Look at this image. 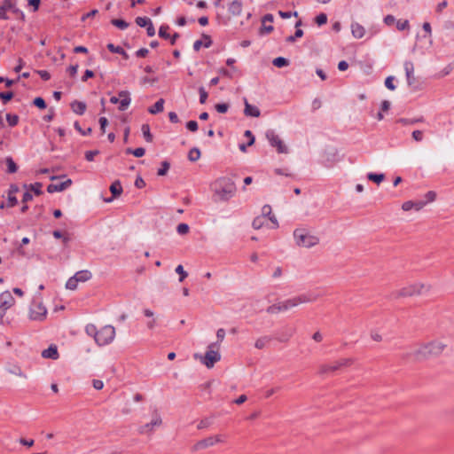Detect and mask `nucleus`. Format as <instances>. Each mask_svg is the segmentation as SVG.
I'll return each mask as SVG.
<instances>
[{
	"label": "nucleus",
	"mask_w": 454,
	"mask_h": 454,
	"mask_svg": "<svg viewBox=\"0 0 454 454\" xmlns=\"http://www.w3.org/2000/svg\"><path fill=\"white\" fill-rule=\"evenodd\" d=\"M215 194L222 201L231 199L237 191L235 183L229 177L223 176L216 179L212 184Z\"/></svg>",
	"instance_id": "nucleus-1"
},
{
	"label": "nucleus",
	"mask_w": 454,
	"mask_h": 454,
	"mask_svg": "<svg viewBox=\"0 0 454 454\" xmlns=\"http://www.w3.org/2000/svg\"><path fill=\"white\" fill-rule=\"evenodd\" d=\"M323 295H325V294L319 289H317L286 299L283 301H280L282 311L289 310L302 303L314 302Z\"/></svg>",
	"instance_id": "nucleus-2"
},
{
	"label": "nucleus",
	"mask_w": 454,
	"mask_h": 454,
	"mask_svg": "<svg viewBox=\"0 0 454 454\" xmlns=\"http://www.w3.org/2000/svg\"><path fill=\"white\" fill-rule=\"evenodd\" d=\"M294 238L299 247H312L319 243V239L312 235L308 230L304 228L295 229L294 231Z\"/></svg>",
	"instance_id": "nucleus-3"
},
{
	"label": "nucleus",
	"mask_w": 454,
	"mask_h": 454,
	"mask_svg": "<svg viewBox=\"0 0 454 454\" xmlns=\"http://www.w3.org/2000/svg\"><path fill=\"white\" fill-rule=\"evenodd\" d=\"M445 345L439 341H432L427 344L422 345L419 348H418L414 356L417 358H426L430 356H438L444 349Z\"/></svg>",
	"instance_id": "nucleus-4"
},
{
	"label": "nucleus",
	"mask_w": 454,
	"mask_h": 454,
	"mask_svg": "<svg viewBox=\"0 0 454 454\" xmlns=\"http://www.w3.org/2000/svg\"><path fill=\"white\" fill-rule=\"evenodd\" d=\"M217 346V343H211L207 347V350L204 356H200L199 354H195V357H200L201 363L206 365L207 368L214 367L215 364L221 360V355L218 350H215L214 348Z\"/></svg>",
	"instance_id": "nucleus-5"
},
{
	"label": "nucleus",
	"mask_w": 454,
	"mask_h": 454,
	"mask_svg": "<svg viewBox=\"0 0 454 454\" xmlns=\"http://www.w3.org/2000/svg\"><path fill=\"white\" fill-rule=\"evenodd\" d=\"M429 290V286L421 283H415L410 286H407L399 291H397L394 295L395 297H408L421 294Z\"/></svg>",
	"instance_id": "nucleus-6"
},
{
	"label": "nucleus",
	"mask_w": 454,
	"mask_h": 454,
	"mask_svg": "<svg viewBox=\"0 0 454 454\" xmlns=\"http://www.w3.org/2000/svg\"><path fill=\"white\" fill-rule=\"evenodd\" d=\"M115 337V328L110 325L103 326L98 330L95 342L98 346L110 344Z\"/></svg>",
	"instance_id": "nucleus-7"
},
{
	"label": "nucleus",
	"mask_w": 454,
	"mask_h": 454,
	"mask_svg": "<svg viewBox=\"0 0 454 454\" xmlns=\"http://www.w3.org/2000/svg\"><path fill=\"white\" fill-rule=\"evenodd\" d=\"M354 359L352 358H341L332 364H322L319 367L318 373L319 374H325L329 372H333L335 371H338L343 367H348L351 364H353Z\"/></svg>",
	"instance_id": "nucleus-8"
},
{
	"label": "nucleus",
	"mask_w": 454,
	"mask_h": 454,
	"mask_svg": "<svg viewBox=\"0 0 454 454\" xmlns=\"http://www.w3.org/2000/svg\"><path fill=\"white\" fill-rule=\"evenodd\" d=\"M15 300L9 291H4L0 294V325L4 323V317L6 310L12 307Z\"/></svg>",
	"instance_id": "nucleus-9"
},
{
	"label": "nucleus",
	"mask_w": 454,
	"mask_h": 454,
	"mask_svg": "<svg viewBox=\"0 0 454 454\" xmlns=\"http://www.w3.org/2000/svg\"><path fill=\"white\" fill-rule=\"evenodd\" d=\"M266 137L272 147H276L278 153H286L287 147L285 145L283 141L280 139L278 135L274 130L270 129L266 132Z\"/></svg>",
	"instance_id": "nucleus-10"
},
{
	"label": "nucleus",
	"mask_w": 454,
	"mask_h": 454,
	"mask_svg": "<svg viewBox=\"0 0 454 454\" xmlns=\"http://www.w3.org/2000/svg\"><path fill=\"white\" fill-rule=\"evenodd\" d=\"M47 314L46 308L41 302H33L30 308L29 317L32 320L42 321Z\"/></svg>",
	"instance_id": "nucleus-11"
},
{
	"label": "nucleus",
	"mask_w": 454,
	"mask_h": 454,
	"mask_svg": "<svg viewBox=\"0 0 454 454\" xmlns=\"http://www.w3.org/2000/svg\"><path fill=\"white\" fill-rule=\"evenodd\" d=\"M119 97L121 98V100H119L117 97L114 96L110 98V102L112 104L119 103V110L125 111L131 102L130 94L128 90H121L119 92Z\"/></svg>",
	"instance_id": "nucleus-12"
},
{
	"label": "nucleus",
	"mask_w": 454,
	"mask_h": 454,
	"mask_svg": "<svg viewBox=\"0 0 454 454\" xmlns=\"http://www.w3.org/2000/svg\"><path fill=\"white\" fill-rule=\"evenodd\" d=\"M19 191H20V189L17 184H12L10 185L8 193H7V199H8V202L6 204L7 207H13L18 204V200H17V197L15 196V194L17 192H19Z\"/></svg>",
	"instance_id": "nucleus-13"
},
{
	"label": "nucleus",
	"mask_w": 454,
	"mask_h": 454,
	"mask_svg": "<svg viewBox=\"0 0 454 454\" xmlns=\"http://www.w3.org/2000/svg\"><path fill=\"white\" fill-rule=\"evenodd\" d=\"M71 184H72L71 179H67L66 181L59 183V184H50L47 186V192L49 193H53L56 192H62V191L66 190L67 188H68Z\"/></svg>",
	"instance_id": "nucleus-14"
},
{
	"label": "nucleus",
	"mask_w": 454,
	"mask_h": 454,
	"mask_svg": "<svg viewBox=\"0 0 454 454\" xmlns=\"http://www.w3.org/2000/svg\"><path fill=\"white\" fill-rule=\"evenodd\" d=\"M214 445L213 436L207 437L200 441H198L192 447V450L193 452L199 451L203 449H207Z\"/></svg>",
	"instance_id": "nucleus-15"
},
{
	"label": "nucleus",
	"mask_w": 454,
	"mask_h": 454,
	"mask_svg": "<svg viewBox=\"0 0 454 454\" xmlns=\"http://www.w3.org/2000/svg\"><path fill=\"white\" fill-rule=\"evenodd\" d=\"M161 422L162 421H161L160 417L159 415H156V417L150 423H146L145 425L142 426L139 428V433L140 434L151 433L153 430V427L155 426L161 425Z\"/></svg>",
	"instance_id": "nucleus-16"
},
{
	"label": "nucleus",
	"mask_w": 454,
	"mask_h": 454,
	"mask_svg": "<svg viewBox=\"0 0 454 454\" xmlns=\"http://www.w3.org/2000/svg\"><path fill=\"white\" fill-rule=\"evenodd\" d=\"M42 356L43 358H51L56 360L59 358V351L56 345H51L48 348L43 350Z\"/></svg>",
	"instance_id": "nucleus-17"
},
{
	"label": "nucleus",
	"mask_w": 454,
	"mask_h": 454,
	"mask_svg": "<svg viewBox=\"0 0 454 454\" xmlns=\"http://www.w3.org/2000/svg\"><path fill=\"white\" fill-rule=\"evenodd\" d=\"M242 1L241 0H233L228 6V11L233 16H239L242 12Z\"/></svg>",
	"instance_id": "nucleus-18"
},
{
	"label": "nucleus",
	"mask_w": 454,
	"mask_h": 454,
	"mask_svg": "<svg viewBox=\"0 0 454 454\" xmlns=\"http://www.w3.org/2000/svg\"><path fill=\"white\" fill-rule=\"evenodd\" d=\"M244 114L247 116L259 117L261 114V112L257 106L250 105L247 102V100L245 98Z\"/></svg>",
	"instance_id": "nucleus-19"
},
{
	"label": "nucleus",
	"mask_w": 454,
	"mask_h": 454,
	"mask_svg": "<svg viewBox=\"0 0 454 454\" xmlns=\"http://www.w3.org/2000/svg\"><path fill=\"white\" fill-rule=\"evenodd\" d=\"M404 70L406 74L407 82L409 85L413 84L414 82V67L412 62L411 61H405L404 62Z\"/></svg>",
	"instance_id": "nucleus-20"
},
{
	"label": "nucleus",
	"mask_w": 454,
	"mask_h": 454,
	"mask_svg": "<svg viewBox=\"0 0 454 454\" xmlns=\"http://www.w3.org/2000/svg\"><path fill=\"white\" fill-rule=\"evenodd\" d=\"M351 32H352V35L355 38L360 39L364 35L365 29L362 25L356 22V23H352V25H351Z\"/></svg>",
	"instance_id": "nucleus-21"
},
{
	"label": "nucleus",
	"mask_w": 454,
	"mask_h": 454,
	"mask_svg": "<svg viewBox=\"0 0 454 454\" xmlns=\"http://www.w3.org/2000/svg\"><path fill=\"white\" fill-rule=\"evenodd\" d=\"M86 107V104L82 101L74 100L71 103L72 110L79 115H82L85 113Z\"/></svg>",
	"instance_id": "nucleus-22"
},
{
	"label": "nucleus",
	"mask_w": 454,
	"mask_h": 454,
	"mask_svg": "<svg viewBox=\"0 0 454 454\" xmlns=\"http://www.w3.org/2000/svg\"><path fill=\"white\" fill-rule=\"evenodd\" d=\"M164 103H165L164 99L160 98L159 100H157L155 102V104L153 106L149 107L148 112L151 114H156L161 113L164 109Z\"/></svg>",
	"instance_id": "nucleus-23"
},
{
	"label": "nucleus",
	"mask_w": 454,
	"mask_h": 454,
	"mask_svg": "<svg viewBox=\"0 0 454 454\" xmlns=\"http://www.w3.org/2000/svg\"><path fill=\"white\" fill-rule=\"evenodd\" d=\"M74 277L75 278H77L78 282L79 281L85 282L91 278L92 274L90 270H80V271L76 272Z\"/></svg>",
	"instance_id": "nucleus-24"
},
{
	"label": "nucleus",
	"mask_w": 454,
	"mask_h": 454,
	"mask_svg": "<svg viewBox=\"0 0 454 454\" xmlns=\"http://www.w3.org/2000/svg\"><path fill=\"white\" fill-rule=\"evenodd\" d=\"M110 191H111L114 198L120 196L122 192V187H121V182L118 180L114 181L110 186Z\"/></svg>",
	"instance_id": "nucleus-25"
},
{
	"label": "nucleus",
	"mask_w": 454,
	"mask_h": 454,
	"mask_svg": "<svg viewBox=\"0 0 454 454\" xmlns=\"http://www.w3.org/2000/svg\"><path fill=\"white\" fill-rule=\"evenodd\" d=\"M43 184L42 183L36 182L35 184H31L29 185L24 184V188L29 189L32 191L36 196H39L43 193L42 191Z\"/></svg>",
	"instance_id": "nucleus-26"
},
{
	"label": "nucleus",
	"mask_w": 454,
	"mask_h": 454,
	"mask_svg": "<svg viewBox=\"0 0 454 454\" xmlns=\"http://www.w3.org/2000/svg\"><path fill=\"white\" fill-rule=\"evenodd\" d=\"M271 340V338L269 336H263L261 338H258L254 343V347L258 349L264 348L267 344Z\"/></svg>",
	"instance_id": "nucleus-27"
},
{
	"label": "nucleus",
	"mask_w": 454,
	"mask_h": 454,
	"mask_svg": "<svg viewBox=\"0 0 454 454\" xmlns=\"http://www.w3.org/2000/svg\"><path fill=\"white\" fill-rule=\"evenodd\" d=\"M5 162H6V166H7V172L10 173V174H13L15 172H17L18 170V166L17 164L14 162L13 159L12 157H7L5 159Z\"/></svg>",
	"instance_id": "nucleus-28"
},
{
	"label": "nucleus",
	"mask_w": 454,
	"mask_h": 454,
	"mask_svg": "<svg viewBox=\"0 0 454 454\" xmlns=\"http://www.w3.org/2000/svg\"><path fill=\"white\" fill-rule=\"evenodd\" d=\"M200 158V151L197 147L192 148L188 153L189 160L194 162L197 161Z\"/></svg>",
	"instance_id": "nucleus-29"
},
{
	"label": "nucleus",
	"mask_w": 454,
	"mask_h": 454,
	"mask_svg": "<svg viewBox=\"0 0 454 454\" xmlns=\"http://www.w3.org/2000/svg\"><path fill=\"white\" fill-rule=\"evenodd\" d=\"M98 330L97 329V326L93 324H88L86 326H85V333L92 337L94 339V340H96L97 338V335H98Z\"/></svg>",
	"instance_id": "nucleus-30"
},
{
	"label": "nucleus",
	"mask_w": 454,
	"mask_h": 454,
	"mask_svg": "<svg viewBox=\"0 0 454 454\" xmlns=\"http://www.w3.org/2000/svg\"><path fill=\"white\" fill-rule=\"evenodd\" d=\"M367 178L370 180V181H372L376 184H380L384 179H385V175L384 174H376V173H368L367 174Z\"/></svg>",
	"instance_id": "nucleus-31"
},
{
	"label": "nucleus",
	"mask_w": 454,
	"mask_h": 454,
	"mask_svg": "<svg viewBox=\"0 0 454 454\" xmlns=\"http://www.w3.org/2000/svg\"><path fill=\"white\" fill-rule=\"evenodd\" d=\"M141 130L145 141L151 143L153 141V135L151 134L149 124H143L141 127Z\"/></svg>",
	"instance_id": "nucleus-32"
},
{
	"label": "nucleus",
	"mask_w": 454,
	"mask_h": 454,
	"mask_svg": "<svg viewBox=\"0 0 454 454\" xmlns=\"http://www.w3.org/2000/svg\"><path fill=\"white\" fill-rule=\"evenodd\" d=\"M272 64L277 67H284L289 65V60L284 57H278L273 59Z\"/></svg>",
	"instance_id": "nucleus-33"
},
{
	"label": "nucleus",
	"mask_w": 454,
	"mask_h": 454,
	"mask_svg": "<svg viewBox=\"0 0 454 454\" xmlns=\"http://www.w3.org/2000/svg\"><path fill=\"white\" fill-rule=\"evenodd\" d=\"M1 6L4 9L6 12L8 11H12L15 13L19 12V9L15 7L12 0H4L3 4Z\"/></svg>",
	"instance_id": "nucleus-34"
},
{
	"label": "nucleus",
	"mask_w": 454,
	"mask_h": 454,
	"mask_svg": "<svg viewBox=\"0 0 454 454\" xmlns=\"http://www.w3.org/2000/svg\"><path fill=\"white\" fill-rule=\"evenodd\" d=\"M424 121L423 117L416 118V119H406L400 118L397 122L402 123L403 125H412L417 122H422Z\"/></svg>",
	"instance_id": "nucleus-35"
},
{
	"label": "nucleus",
	"mask_w": 454,
	"mask_h": 454,
	"mask_svg": "<svg viewBox=\"0 0 454 454\" xmlns=\"http://www.w3.org/2000/svg\"><path fill=\"white\" fill-rule=\"evenodd\" d=\"M111 23L121 30H124L129 27V23L127 21L120 19H114L111 20Z\"/></svg>",
	"instance_id": "nucleus-36"
},
{
	"label": "nucleus",
	"mask_w": 454,
	"mask_h": 454,
	"mask_svg": "<svg viewBox=\"0 0 454 454\" xmlns=\"http://www.w3.org/2000/svg\"><path fill=\"white\" fill-rule=\"evenodd\" d=\"M19 116L17 114H7L6 121L10 127H15L19 123Z\"/></svg>",
	"instance_id": "nucleus-37"
},
{
	"label": "nucleus",
	"mask_w": 454,
	"mask_h": 454,
	"mask_svg": "<svg viewBox=\"0 0 454 454\" xmlns=\"http://www.w3.org/2000/svg\"><path fill=\"white\" fill-rule=\"evenodd\" d=\"M127 153L133 154L135 157L140 158L145 155V150L143 147H138L136 149L129 148L127 149Z\"/></svg>",
	"instance_id": "nucleus-38"
},
{
	"label": "nucleus",
	"mask_w": 454,
	"mask_h": 454,
	"mask_svg": "<svg viewBox=\"0 0 454 454\" xmlns=\"http://www.w3.org/2000/svg\"><path fill=\"white\" fill-rule=\"evenodd\" d=\"M264 223H265L264 217L259 215V216H256L253 220L252 226H253L254 229L259 230V229H261L264 225Z\"/></svg>",
	"instance_id": "nucleus-39"
},
{
	"label": "nucleus",
	"mask_w": 454,
	"mask_h": 454,
	"mask_svg": "<svg viewBox=\"0 0 454 454\" xmlns=\"http://www.w3.org/2000/svg\"><path fill=\"white\" fill-rule=\"evenodd\" d=\"M266 311L269 314H278L279 312H283L282 311V308H281V303L278 302V303H275V304H272V305L269 306L267 308Z\"/></svg>",
	"instance_id": "nucleus-40"
},
{
	"label": "nucleus",
	"mask_w": 454,
	"mask_h": 454,
	"mask_svg": "<svg viewBox=\"0 0 454 454\" xmlns=\"http://www.w3.org/2000/svg\"><path fill=\"white\" fill-rule=\"evenodd\" d=\"M169 27L168 25H161L159 29V36L163 39H168L170 37L169 33L168 32Z\"/></svg>",
	"instance_id": "nucleus-41"
},
{
	"label": "nucleus",
	"mask_w": 454,
	"mask_h": 454,
	"mask_svg": "<svg viewBox=\"0 0 454 454\" xmlns=\"http://www.w3.org/2000/svg\"><path fill=\"white\" fill-rule=\"evenodd\" d=\"M170 168V164L167 160L161 162V167L158 169V176H165Z\"/></svg>",
	"instance_id": "nucleus-42"
},
{
	"label": "nucleus",
	"mask_w": 454,
	"mask_h": 454,
	"mask_svg": "<svg viewBox=\"0 0 454 454\" xmlns=\"http://www.w3.org/2000/svg\"><path fill=\"white\" fill-rule=\"evenodd\" d=\"M13 96L14 94L12 91L0 92V98L4 105L7 104L13 98Z\"/></svg>",
	"instance_id": "nucleus-43"
},
{
	"label": "nucleus",
	"mask_w": 454,
	"mask_h": 454,
	"mask_svg": "<svg viewBox=\"0 0 454 454\" xmlns=\"http://www.w3.org/2000/svg\"><path fill=\"white\" fill-rule=\"evenodd\" d=\"M176 272L179 275V282H183L188 276L181 264L176 268Z\"/></svg>",
	"instance_id": "nucleus-44"
},
{
	"label": "nucleus",
	"mask_w": 454,
	"mask_h": 454,
	"mask_svg": "<svg viewBox=\"0 0 454 454\" xmlns=\"http://www.w3.org/2000/svg\"><path fill=\"white\" fill-rule=\"evenodd\" d=\"M33 104L39 109H45L47 106L45 100L41 97L35 98L33 101Z\"/></svg>",
	"instance_id": "nucleus-45"
},
{
	"label": "nucleus",
	"mask_w": 454,
	"mask_h": 454,
	"mask_svg": "<svg viewBox=\"0 0 454 454\" xmlns=\"http://www.w3.org/2000/svg\"><path fill=\"white\" fill-rule=\"evenodd\" d=\"M303 35V30L297 28L294 35H290L286 37V41L287 43H294L296 38H300Z\"/></svg>",
	"instance_id": "nucleus-46"
},
{
	"label": "nucleus",
	"mask_w": 454,
	"mask_h": 454,
	"mask_svg": "<svg viewBox=\"0 0 454 454\" xmlns=\"http://www.w3.org/2000/svg\"><path fill=\"white\" fill-rule=\"evenodd\" d=\"M212 425V419L210 418H205L200 421L197 427L198 429H204Z\"/></svg>",
	"instance_id": "nucleus-47"
},
{
	"label": "nucleus",
	"mask_w": 454,
	"mask_h": 454,
	"mask_svg": "<svg viewBox=\"0 0 454 454\" xmlns=\"http://www.w3.org/2000/svg\"><path fill=\"white\" fill-rule=\"evenodd\" d=\"M149 22H151V20L149 18H146V17H137L136 18L137 25L141 27H146L149 24Z\"/></svg>",
	"instance_id": "nucleus-48"
},
{
	"label": "nucleus",
	"mask_w": 454,
	"mask_h": 454,
	"mask_svg": "<svg viewBox=\"0 0 454 454\" xmlns=\"http://www.w3.org/2000/svg\"><path fill=\"white\" fill-rule=\"evenodd\" d=\"M77 278L72 277L67 281L66 287L69 290H74L77 287Z\"/></svg>",
	"instance_id": "nucleus-49"
},
{
	"label": "nucleus",
	"mask_w": 454,
	"mask_h": 454,
	"mask_svg": "<svg viewBox=\"0 0 454 454\" xmlns=\"http://www.w3.org/2000/svg\"><path fill=\"white\" fill-rule=\"evenodd\" d=\"M315 21L318 26H322L327 22V16L325 13H320L315 18Z\"/></svg>",
	"instance_id": "nucleus-50"
},
{
	"label": "nucleus",
	"mask_w": 454,
	"mask_h": 454,
	"mask_svg": "<svg viewBox=\"0 0 454 454\" xmlns=\"http://www.w3.org/2000/svg\"><path fill=\"white\" fill-rule=\"evenodd\" d=\"M396 28L400 31L409 28V21L407 20H399L396 21Z\"/></svg>",
	"instance_id": "nucleus-51"
},
{
	"label": "nucleus",
	"mask_w": 454,
	"mask_h": 454,
	"mask_svg": "<svg viewBox=\"0 0 454 454\" xmlns=\"http://www.w3.org/2000/svg\"><path fill=\"white\" fill-rule=\"evenodd\" d=\"M176 231L178 232V234L180 235H184V234H186L188 233L189 231V226L188 224L186 223H179L176 227Z\"/></svg>",
	"instance_id": "nucleus-52"
},
{
	"label": "nucleus",
	"mask_w": 454,
	"mask_h": 454,
	"mask_svg": "<svg viewBox=\"0 0 454 454\" xmlns=\"http://www.w3.org/2000/svg\"><path fill=\"white\" fill-rule=\"evenodd\" d=\"M199 93H200V103L205 104L207 99V97H208L207 92L205 90V89L203 87H200L199 89Z\"/></svg>",
	"instance_id": "nucleus-53"
},
{
	"label": "nucleus",
	"mask_w": 454,
	"mask_h": 454,
	"mask_svg": "<svg viewBox=\"0 0 454 454\" xmlns=\"http://www.w3.org/2000/svg\"><path fill=\"white\" fill-rule=\"evenodd\" d=\"M394 80L395 78L393 76H388L386 78L385 80V86L390 90H395V85L394 83Z\"/></svg>",
	"instance_id": "nucleus-54"
},
{
	"label": "nucleus",
	"mask_w": 454,
	"mask_h": 454,
	"mask_svg": "<svg viewBox=\"0 0 454 454\" xmlns=\"http://www.w3.org/2000/svg\"><path fill=\"white\" fill-rule=\"evenodd\" d=\"M425 199H426V200L424 202H427V204L429 203V202L434 201L435 199H436V192H434V191L427 192L425 194Z\"/></svg>",
	"instance_id": "nucleus-55"
},
{
	"label": "nucleus",
	"mask_w": 454,
	"mask_h": 454,
	"mask_svg": "<svg viewBox=\"0 0 454 454\" xmlns=\"http://www.w3.org/2000/svg\"><path fill=\"white\" fill-rule=\"evenodd\" d=\"M215 108L218 113L224 114L228 111L229 105L226 103L216 104Z\"/></svg>",
	"instance_id": "nucleus-56"
},
{
	"label": "nucleus",
	"mask_w": 454,
	"mask_h": 454,
	"mask_svg": "<svg viewBox=\"0 0 454 454\" xmlns=\"http://www.w3.org/2000/svg\"><path fill=\"white\" fill-rule=\"evenodd\" d=\"M99 153V151L98 150H94V151H87L85 153V159L88 160V161H92L94 160V157L96 155H98Z\"/></svg>",
	"instance_id": "nucleus-57"
},
{
	"label": "nucleus",
	"mask_w": 454,
	"mask_h": 454,
	"mask_svg": "<svg viewBox=\"0 0 454 454\" xmlns=\"http://www.w3.org/2000/svg\"><path fill=\"white\" fill-rule=\"evenodd\" d=\"M74 129L79 131L82 136H87L89 134H90L91 132V128H88L86 130H82V128L79 124L78 121H75L74 124Z\"/></svg>",
	"instance_id": "nucleus-58"
},
{
	"label": "nucleus",
	"mask_w": 454,
	"mask_h": 454,
	"mask_svg": "<svg viewBox=\"0 0 454 454\" xmlns=\"http://www.w3.org/2000/svg\"><path fill=\"white\" fill-rule=\"evenodd\" d=\"M107 49L109 50V51L113 52V53H118L120 54L121 51L123 49L122 47L121 46H116L114 45V43H108L106 45Z\"/></svg>",
	"instance_id": "nucleus-59"
},
{
	"label": "nucleus",
	"mask_w": 454,
	"mask_h": 454,
	"mask_svg": "<svg viewBox=\"0 0 454 454\" xmlns=\"http://www.w3.org/2000/svg\"><path fill=\"white\" fill-rule=\"evenodd\" d=\"M274 30L273 26L269 25L266 26L265 24H262V27L260 28V34H270Z\"/></svg>",
	"instance_id": "nucleus-60"
},
{
	"label": "nucleus",
	"mask_w": 454,
	"mask_h": 454,
	"mask_svg": "<svg viewBox=\"0 0 454 454\" xmlns=\"http://www.w3.org/2000/svg\"><path fill=\"white\" fill-rule=\"evenodd\" d=\"M186 128L192 131V132H195L198 130V123L196 121H189L187 123H186Z\"/></svg>",
	"instance_id": "nucleus-61"
},
{
	"label": "nucleus",
	"mask_w": 454,
	"mask_h": 454,
	"mask_svg": "<svg viewBox=\"0 0 454 454\" xmlns=\"http://www.w3.org/2000/svg\"><path fill=\"white\" fill-rule=\"evenodd\" d=\"M384 22L387 26H393L395 23L396 24V20L393 15L388 14L384 18Z\"/></svg>",
	"instance_id": "nucleus-62"
},
{
	"label": "nucleus",
	"mask_w": 454,
	"mask_h": 454,
	"mask_svg": "<svg viewBox=\"0 0 454 454\" xmlns=\"http://www.w3.org/2000/svg\"><path fill=\"white\" fill-rule=\"evenodd\" d=\"M36 73L43 81H48L51 79V74L47 70H37Z\"/></svg>",
	"instance_id": "nucleus-63"
},
{
	"label": "nucleus",
	"mask_w": 454,
	"mask_h": 454,
	"mask_svg": "<svg viewBox=\"0 0 454 454\" xmlns=\"http://www.w3.org/2000/svg\"><path fill=\"white\" fill-rule=\"evenodd\" d=\"M271 215V207L270 205H264L262 208V215L264 218Z\"/></svg>",
	"instance_id": "nucleus-64"
}]
</instances>
